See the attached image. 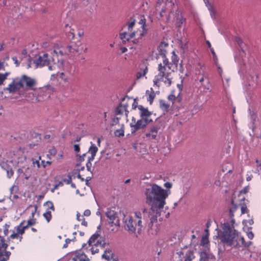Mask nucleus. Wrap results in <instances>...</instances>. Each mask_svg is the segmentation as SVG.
<instances>
[{
	"label": "nucleus",
	"instance_id": "e433bc0d",
	"mask_svg": "<svg viewBox=\"0 0 261 261\" xmlns=\"http://www.w3.org/2000/svg\"><path fill=\"white\" fill-rule=\"evenodd\" d=\"M111 251V250H106L105 251V253L102 255V258H105L109 261L110 260L111 257L110 256V255H107V253H110Z\"/></svg>",
	"mask_w": 261,
	"mask_h": 261
},
{
	"label": "nucleus",
	"instance_id": "2f4dec72",
	"mask_svg": "<svg viewBox=\"0 0 261 261\" xmlns=\"http://www.w3.org/2000/svg\"><path fill=\"white\" fill-rule=\"evenodd\" d=\"M23 222H21L18 226H17V232L19 234H23L24 232V230L27 228V226H23L21 227V225Z\"/></svg>",
	"mask_w": 261,
	"mask_h": 261
},
{
	"label": "nucleus",
	"instance_id": "de8ad7c7",
	"mask_svg": "<svg viewBox=\"0 0 261 261\" xmlns=\"http://www.w3.org/2000/svg\"><path fill=\"white\" fill-rule=\"evenodd\" d=\"M168 99L169 100L172 101V103H174V101H175L176 97L174 95L170 94L168 96Z\"/></svg>",
	"mask_w": 261,
	"mask_h": 261
},
{
	"label": "nucleus",
	"instance_id": "0e129e2a",
	"mask_svg": "<svg viewBox=\"0 0 261 261\" xmlns=\"http://www.w3.org/2000/svg\"><path fill=\"white\" fill-rule=\"evenodd\" d=\"M91 253H92V254H94L95 253H97L99 251L98 249H97V248L94 249L93 247L91 248Z\"/></svg>",
	"mask_w": 261,
	"mask_h": 261
},
{
	"label": "nucleus",
	"instance_id": "680f3d73",
	"mask_svg": "<svg viewBox=\"0 0 261 261\" xmlns=\"http://www.w3.org/2000/svg\"><path fill=\"white\" fill-rule=\"evenodd\" d=\"M74 149L76 152H79L80 151V148L79 144H75L74 145Z\"/></svg>",
	"mask_w": 261,
	"mask_h": 261
},
{
	"label": "nucleus",
	"instance_id": "393cba45",
	"mask_svg": "<svg viewBox=\"0 0 261 261\" xmlns=\"http://www.w3.org/2000/svg\"><path fill=\"white\" fill-rule=\"evenodd\" d=\"M98 151V148L95 144L91 142V146L89 148L88 153H90L91 155H96L97 152Z\"/></svg>",
	"mask_w": 261,
	"mask_h": 261
},
{
	"label": "nucleus",
	"instance_id": "f03ea898",
	"mask_svg": "<svg viewBox=\"0 0 261 261\" xmlns=\"http://www.w3.org/2000/svg\"><path fill=\"white\" fill-rule=\"evenodd\" d=\"M235 220L231 218L229 221L221 223V229H216L220 243L224 247H231L239 249L242 247H249L252 243L251 241L245 242L241 232L234 228Z\"/></svg>",
	"mask_w": 261,
	"mask_h": 261
},
{
	"label": "nucleus",
	"instance_id": "9b49d317",
	"mask_svg": "<svg viewBox=\"0 0 261 261\" xmlns=\"http://www.w3.org/2000/svg\"><path fill=\"white\" fill-rule=\"evenodd\" d=\"M23 88V85L21 82L19 81V77H16L14 79L12 82L6 88V90L9 91L10 93H14L21 88Z\"/></svg>",
	"mask_w": 261,
	"mask_h": 261
},
{
	"label": "nucleus",
	"instance_id": "ddd939ff",
	"mask_svg": "<svg viewBox=\"0 0 261 261\" xmlns=\"http://www.w3.org/2000/svg\"><path fill=\"white\" fill-rule=\"evenodd\" d=\"M257 78L258 76L256 74L250 75L248 78L247 84H248L249 87L247 88V90H253L257 87Z\"/></svg>",
	"mask_w": 261,
	"mask_h": 261
},
{
	"label": "nucleus",
	"instance_id": "c85d7f7f",
	"mask_svg": "<svg viewBox=\"0 0 261 261\" xmlns=\"http://www.w3.org/2000/svg\"><path fill=\"white\" fill-rule=\"evenodd\" d=\"M166 85L168 86H170L172 83V78L170 76V73L167 72V74L163 77V81H162Z\"/></svg>",
	"mask_w": 261,
	"mask_h": 261
},
{
	"label": "nucleus",
	"instance_id": "69168bd1",
	"mask_svg": "<svg viewBox=\"0 0 261 261\" xmlns=\"http://www.w3.org/2000/svg\"><path fill=\"white\" fill-rule=\"evenodd\" d=\"M84 258H80L79 261H90L89 258L86 255H84Z\"/></svg>",
	"mask_w": 261,
	"mask_h": 261
},
{
	"label": "nucleus",
	"instance_id": "603ef678",
	"mask_svg": "<svg viewBox=\"0 0 261 261\" xmlns=\"http://www.w3.org/2000/svg\"><path fill=\"white\" fill-rule=\"evenodd\" d=\"M138 102L136 99H134V102L132 104V109H136L137 108H138Z\"/></svg>",
	"mask_w": 261,
	"mask_h": 261
},
{
	"label": "nucleus",
	"instance_id": "6e6552de",
	"mask_svg": "<svg viewBox=\"0 0 261 261\" xmlns=\"http://www.w3.org/2000/svg\"><path fill=\"white\" fill-rule=\"evenodd\" d=\"M0 241V261H8L11 253L6 250L8 245L5 243V239L1 236Z\"/></svg>",
	"mask_w": 261,
	"mask_h": 261
},
{
	"label": "nucleus",
	"instance_id": "49530a36",
	"mask_svg": "<svg viewBox=\"0 0 261 261\" xmlns=\"http://www.w3.org/2000/svg\"><path fill=\"white\" fill-rule=\"evenodd\" d=\"M145 136L147 138L151 139H155V135H152L150 132L147 133L145 134Z\"/></svg>",
	"mask_w": 261,
	"mask_h": 261
},
{
	"label": "nucleus",
	"instance_id": "6ab92c4d",
	"mask_svg": "<svg viewBox=\"0 0 261 261\" xmlns=\"http://www.w3.org/2000/svg\"><path fill=\"white\" fill-rule=\"evenodd\" d=\"M136 35H138V32H133L130 34L127 32H123L120 34V38L123 41H126L135 37Z\"/></svg>",
	"mask_w": 261,
	"mask_h": 261
},
{
	"label": "nucleus",
	"instance_id": "7ed1b4c3",
	"mask_svg": "<svg viewBox=\"0 0 261 261\" xmlns=\"http://www.w3.org/2000/svg\"><path fill=\"white\" fill-rule=\"evenodd\" d=\"M155 7L156 11L159 10L161 8V10L159 11L160 17H157L158 19L165 18L167 22L175 21L178 28L186 20L173 0H159Z\"/></svg>",
	"mask_w": 261,
	"mask_h": 261
},
{
	"label": "nucleus",
	"instance_id": "c03bdc74",
	"mask_svg": "<svg viewBox=\"0 0 261 261\" xmlns=\"http://www.w3.org/2000/svg\"><path fill=\"white\" fill-rule=\"evenodd\" d=\"M86 165L87 171L90 172L92 174L93 171L91 170L92 163L90 162H87Z\"/></svg>",
	"mask_w": 261,
	"mask_h": 261
},
{
	"label": "nucleus",
	"instance_id": "c756f323",
	"mask_svg": "<svg viewBox=\"0 0 261 261\" xmlns=\"http://www.w3.org/2000/svg\"><path fill=\"white\" fill-rule=\"evenodd\" d=\"M147 72V67H146V68L144 69L141 70L140 71L138 72L137 73V75H136L137 79H139L142 77V76H144L146 74Z\"/></svg>",
	"mask_w": 261,
	"mask_h": 261
},
{
	"label": "nucleus",
	"instance_id": "4c0bfd02",
	"mask_svg": "<svg viewBox=\"0 0 261 261\" xmlns=\"http://www.w3.org/2000/svg\"><path fill=\"white\" fill-rule=\"evenodd\" d=\"M161 210L162 211V215L161 216H158V217H157V218L159 217V219L160 221L163 220L164 215H165V216L166 218H168L169 216V214H170L169 212H168L167 214H166V213L163 211V208Z\"/></svg>",
	"mask_w": 261,
	"mask_h": 261
},
{
	"label": "nucleus",
	"instance_id": "6e6d98bb",
	"mask_svg": "<svg viewBox=\"0 0 261 261\" xmlns=\"http://www.w3.org/2000/svg\"><path fill=\"white\" fill-rule=\"evenodd\" d=\"M12 60L14 62V63L16 64V66L17 67L19 65V63L17 60V59L16 57H13L12 58Z\"/></svg>",
	"mask_w": 261,
	"mask_h": 261
},
{
	"label": "nucleus",
	"instance_id": "423d86ee",
	"mask_svg": "<svg viewBox=\"0 0 261 261\" xmlns=\"http://www.w3.org/2000/svg\"><path fill=\"white\" fill-rule=\"evenodd\" d=\"M33 63L35 64L36 68L46 66L49 70H53L55 68L54 59L52 57H49L47 54H43L42 56H39L34 60Z\"/></svg>",
	"mask_w": 261,
	"mask_h": 261
},
{
	"label": "nucleus",
	"instance_id": "4d7b16f0",
	"mask_svg": "<svg viewBox=\"0 0 261 261\" xmlns=\"http://www.w3.org/2000/svg\"><path fill=\"white\" fill-rule=\"evenodd\" d=\"M5 81V75H3V74L0 73V85L3 84L4 81Z\"/></svg>",
	"mask_w": 261,
	"mask_h": 261
},
{
	"label": "nucleus",
	"instance_id": "052dcab7",
	"mask_svg": "<svg viewBox=\"0 0 261 261\" xmlns=\"http://www.w3.org/2000/svg\"><path fill=\"white\" fill-rule=\"evenodd\" d=\"M120 117H116L113 119V122L114 124H118L119 121Z\"/></svg>",
	"mask_w": 261,
	"mask_h": 261
},
{
	"label": "nucleus",
	"instance_id": "864d4df0",
	"mask_svg": "<svg viewBox=\"0 0 261 261\" xmlns=\"http://www.w3.org/2000/svg\"><path fill=\"white\" fill-rule=\"evenodd\" d=\"M86 153H84L82 155H80L79 158V161L80 162H83L85 160V157L86 156Z\"/></svg>",
	"mask_w": 261,
	"mask_h": 261
},
{
	"label": "nucleus",
	"instance_id": "0eeeda50",
	"mask_svg": "<svg viewBox=\"0 0 261 261\" xmlns=\"http://www.w3.org/2000/svg\"><path fill=\"white\" fill-rule=\"evenodd\" d=\"M54 52L57 55L60 54L63 56L70 54L74 55L75 53H79V50L76 45L75 44H72L62 45L60 48L54 49Z\"/></svg>",
	"mask_w": 261,
	"mask_h": 261
},
{
	"label": "nucleus",
	"instance_id": "a878e982",
	"mask_svg": "<svg viewBox=\"0 0 261 261\" xmlns=\"http://www.w3.org/2000/svg\"><path fill=\"white\" fill-rule=\"evenodd\" d=\"M160 106L164 112H167L169 110V105L167 104L165 100H160Z\"/></svg>",
	"mask_w": 261,
	"mask_h": 261
},
{
	"label": "nucleus",
	"instance_id": "a18cd8bd",
	"mask_svg": "<svg viewBox=\"0 0 261 261\" xmlns=\"http://www.w3.org/2000/svg\"><path fill=\"white\" fill-rule=\"evenodd\" d=\"M63 182H64L66 184H70L71 182V177L70 175L68 176V178H64L62 180Z\"/></svg>",
	"mask_w": 261,
	"mask_h": 261
},
{
	"label": "nucleus",
	"instance_id": "dca6fc26",
	"mask_svg": "<svg viewBox=\"0 0 261 261\" xmlns=\"http://www.w3.org/2000/svg\"><path fill=\"white\" fill-rule=\"evenodd\" d=\"M199 81L201 86L203 87L205 92L210 90L211 85L208 79L205 75L202 74L201 77L199 79Z\"/></svg>",
	"mask_w": 261,
	"mask_h": 261
},
{
	"label": "nucleus",
	"instance_id": "c9c22d12",
	"mask_svg": "<svg viewBox=\"0 0 261 261\" xmlns=\"http://www.w3.org/2000/svg\"><path fill=\"white\" fill-rule=\"evenodd\" d=\"M163 81V79H162L160 77H158L157 75H155L154 76V78L153 81L154 86H156L159 87V85H158V83L159 81Z\"/></svg>",
	"mask_w": 261,
	"mask_h": 261
},
{
	"label": "nucleus",
	"instance_id": "f704fd0d",
	"mask_svg": "<svg viewBox=\"0 0 261 261\" xmlns=\"http://www.w3.org/2000/svg\"><path fill=\"white\" fill-rule=\"evenodd\" d=\"M178 60H179V58L176 55H174L173 56H172V62L173 63V64L174 65H175L176 67L177 66Z\"/></svg>",
	"mask_w": 261,
	"mask_h": 261
},
{
	"label": "nucleus",
	"instance_id": "bf43d9fd",
	"mask_svg": "<svg viewBox=\"0 0 261 261\" xmlns=\"http://www.w3.org/2000/svg\"><path fill=\"white\" fill-rule=\"evenodd\" d=\"M91 215V211L89 210H86L84 212V215L87 217Z\"/></svg>",
	"mask_w": 261,
	"mask_h": 261
},
{
	"label": "nucleus",
	"instance_id": "9d476101",
	"mask_svg": "<svg viewBox=\"0 0 261 261\" xmlns=\"http://www.w3.org/2000/svg\"><path fill=\"white\" fill-rule=\"evenodd\" d=\"M171 64L169 63L168 60L165 57H164L163 60V64L160 63L158 65V70L159 73L156 75L158 77H160L162 79L167 74L165 72L167 68L169 69H171Z\"/></svg>",
	"mask_w": 261,
	"mask_h": 261
},
{
	"label": "nucleus",
	"instance_id": "f8f14e48",
	"mask_svg": "<svg viewBox=\"0 0 261 261\" xmlns=\"http://www.w3.org/2000/svg\"><path fill=\"white\" fill-rule=\"evenodd\" d=\"M19 81L21 82L23 86L25 85V87L28 88H32L36 84V81L34 79L25 74L22 75L21 77H19Z\"/></svg>",
	"mask_w": 261,
	"mask_h": 261
},
{
	"label": "nucleus",
	"instance_id": "1a4fd4ad",
	"mask_svg": "<svg viewBox=\"0 0 261 261\" xmlns=\"http://www.w3.org/2000/svg\"><path fill=\"white\" fill-rule=\"evenodd\" d=\"M152 121V119H147L146 118H141L138 120L135 123H130L131 128V133L134 134L138 130L145 127L147 125Z\"/></svg>",
	"mask_w": 261,
	"mask_h": 261
},
{
	"label": "nucleus",
	"instance_id": "20e7f679",
	"mask_svg": "<svg viewBox=\"0 0 261 261\" xmlns=\"http://www.w3.org/2000/svg\"><path fill=\"white\" fill-rule=\"evenodd\" d=\"M147 213V210L143 208L142 213L140 212H135V218H134L129 215H123L122 220L123 228L129 233L135 234H136V230L137 229L138 233H140L142 226V215H143L144 217Z\"/></svg>",
	"mask_w": 261,
	"mask_h": 261
},
{
	"label": "nucleus",
	"instance_id": "4be33fe9",
	"mask_svg": "<svg viewBox=\"0 0 261 261\" xmlns=\"http://www.w3.org/2000/svg\"><path fill=\"white\" fill-rule=\"evenodd\" d=\"M65 32L68 33V37L69 38H73L74 37V30L71 28L70 26H69L68 24L65 25Z\"/></svg>",
	"mask_w": 261,
	"mask_h": 261
},
{
	"label": "nucleus",
	"instance_id": "a19ab883",
	"mask_svg": "<svg viewBox=\"0 0 261 261\" xmlns=\"http://www.w3.org/2000/svg\"><path fill=\"white\" fill-rule=\"evenodd\" d=\"M135 19L128 23V31H132L133 27L135 25Z\"/></svg>",
	"mask_w": 261,
	"mask_h": 261
},
{
	"label": "nucleus",
	"instance_id": "aec40b11",
	"mask_svg": "<svg viewBox=\"0 0 261 261\" xmlns=\"http://www.w3.org/2000/svg\"><path fill=\"white\" fill-rule=\"evenodd\" d=\"M139 23L141 24L142 31V32L139 34L138 36V39L141 38L142 36H143L145 34L147 33V29L146 28V19L144 17V16H141V19L139 20Z\"/></svg>",
	"mask_w": 261,
	"mask_h": 261
},
{
	"label": "nucleus",
	"instance_id": "ea45409f",
	"mask_svg": "<svg viewBox=\"0 0 261 261\" xmlns=\"http://www.w3.org/2000/svg\"><path fill=\"white\" fill-rule=\"evenodd\" d=\"M36 223V219H33V218H30L28 220L27 224L25 226H27V227L29 226L33 225Z\"/></svg>",
	"mask_w": 261,
	"mask_h": 261
},
{
	"label": "nucleus",
	"instance_id": "473e14b6",
	"mask_svg": "<svg viewBox=\"0 0 261 261\" xmlns=\"http://www.w3.org/2000/svg\"><path fill=\"white\" fill-rule=\"evenodd\" d=\"M43 216L48 222L50 221L51 219V212L50 211H46L45 213L43 214Z\"/></svg>",
	"mask_w": 261,
	"mask_h": 261
},
{
	"label": "nucleus",
	"instance_id": "774afa93",
	"mask_svg": "<svg viewBox=\"0 0 261 261\" xmlns=\"http://www.w3.org/2000/svg\"><path fill=\"white\" fill-rule=\"evenodd\" d=\"M50 153L53 155H55L56 154V150L55 148H53L49 150Z\"/></svg>",
	"mask_w": 261,
	"mask_h": 261
},
{
	"label": "nucleus",
	"instance_id": "3c124183",
	"mask_svg": "<svg viewBox=\"0 0 261 261\" xmlns=\"http://www.w3.org/2000/svg\"><path fill=\"white\" fill-rule=\"evenodd\" d=\"M45 204H46V205H50V206L49 207V208L52 210L53 211L55 210V208H54V206L53 203L51 201H47L45 203Z\"/></svg>",
	"mask_w": 261,
	"mask_h": 261
},
{
	"label": "nucleus",
	"instance_id": "5701e85b",
	"mask_svg": "<svg viewBox=\"0 0 261 261\" xmlns=\"http://www.w3.org/2000/svg\"><path fill=\"white\" fill-rule=\"evenodd\" d=\"M231 204L232 205V207L229 209V216L231 218L233 217L234 213L236 211L238 208V205L236 203H234V200L233 198L231 199Z\"/></svg>",
	"mask_w": 261,
	"mask_h": 261
},
{
	"label": "nucleus",
	"instance_id": "338daca9",
	"mask_svg": "<svg viewBox=\"0 0 261 261\" xmlns=\"http://www.w3.org/2000/svg\"><path fill=\"white\" fill-rule=\"evenodd\" d=\"M95 156V155H91V156L88 157L87 162L91 163V162L93 161Z\"/></svg>",
	"mask_w": 261,
	"mask_h": 261
},
{
	"label": "nucleus",
	"instance_id": "f3484780",
	"mask_svg": "<svg viewBox=\"0 0 261 261\" xmlns=\"http://www.w3.org/2000/svg\"><path fill=\"white\" fill-rule=\"evenodd\" d=\"M138 109L140 110L139 114L141 118L150 119L149 117L152 113L148 111L147 108H144L142 105H139L138 106Z\"/></svg>",
	"mask_w": 261,
	"mask_h": 261
},
{
	"label": "nucleus",
	"instance_id": "58836bf2",
	"mask_svg": "<svg viewBox=\"0 0 261 261\" xmlns=\"http://www.w3.org/2000/svg\"><path fill=\"white\" fill-rule=\"evenodd\" d=\"M251 229V227L248 228V231H247V236L249 239L252 240L254 238V234L252 232V231L250 230Z\"/></svg>",
	"mask_w": 261,
	"mask_h": 261
},
{
	"label": "nucleus",
	"instance_id": "412c9836",
	"mask_svg": "<svg viewBox=\"0 0 261 261\" xmlns=\"http://www.w3.org/2000/svg\"><path fill=\"white\" fill-rule=\"evenodd\" d=\"M146 93V94L148 93L147 100L149 101V104L151 105L155 97V93L152 88H150V91L147 90Z\"/></svg>",
	"mask_w": 261,
	"mask_h": 261
},
{
	"label": "nucleus",
	"instance_id": "b1692460",
	"mask_svg": "<svg viewBox=\"0 0 261 261\" xmlns=\"http://www.w3.org/2000/svg\"><path fill=\"white\" fill-rule=\"evenodd\" d=\"M195 257L194 252L193 251L188 250L185 253V261H192V259Z\"/></svg>",
	"mask_w": 261,
	"mask_h": 261
},
{
	"label": "nucleus",
	"instance_id": "79ce46f5",
	"mask_svg": "<svg viewBox=\"0 0 261 261\" xmlns=\"http://www.w3.org/2000/svg\"><path fill=\"white\" fill-rule=\"evenodd\" d=\"M251 121L252 123V130L255 127V117L253 115L251 114Z\"/></svg>",
	"mask_w": 261,
	"mask_h": 261
},
{
	"label": "nucleus",
	"instance_id": "72a5a7b5",
	"mask_svg": "<svg viewBox=\"0 0 261 261\" xmlns=\"http://www.w3.org/2000/svg\"><path fill=\"white\" fill-rule=\"evenodd\" d=\"M6 172L7 176L8 178H10L13 175L14 171L12 168L10 167H7V168L6 169Z\"/></svg>",
	"mask_w": 261,
	"mask_h": 261
},
{
	"label": "nucleus",
	"instance_id": "37998d69",
	"mask_svg": "<svg viewBox=\"0 0 261 261\" xmlns=\"http://www.w3.org/2000/svg\"><path fill=\"white\" fill-rule=\"evenodd\" d=\"M249 186H247L245 187L242 190L240 191V194H246L249 192Z\"/></svg>",
	"mask_w": 261,
	"mask_h": 261
},
{
	"label": "nucleus",
	"instance_id": "39448f33",
	"mask_svg": "<svg viewBox=\"0 0 261 261\" xmlns=\"http://www.w3.org/2000/svg\"><path fill=\"white\" fill-rule=\"evenodd\" d=\"M235 41L239 45L241 49L239 51V57H235V61L240 65L239 73L240 74H243L246 73L248 69L251 68L250 64L246 63L247 59L246 57L244 58V55L245 54L246 44L239 37H236Z\"/></svg>",
	"mask_w": 261,
	"mask_h": 261
},
{
	"label": "nucleus",
	"instance_id": "a211bd4d",
	"mask_svg": "<svg viewBox=\"0 0 261 261\" xmlns=\"http://www.w3.org/2000/svg\"><path fill=\"white\" fill-rule=\"evenodd\" d=\"M106 215L109 219V224L111 226H113L114 225V221L117 217V213L114 210H108L106 213Z\"/></svg>",
	"mask_w": 261,
	"mask_h": 261
},
{
	"label": "nucleus",
	"instance_id": "13d9d810",
	"mask_svg": "<svg viewBox=\"0 0 261 261\" xmlns=\"http://www.w3.org/2000/svg\"><path fill=\"white\" fill-rule=\"evenodd\" d=\"M164 186L165 187H166L167 189H170L172 187V184L170 182H166L164 184Z\"/></svg>",
	"mask_w": 261,
	"mask_h": 261
},
{
	"label": "nucleus",
	"instance_id": "5fc2aeb1",
	"mask_svg": "<svg viewBox=\"0 0 261 261\" xmlns=\"http://www.w3.org/2000/svg\"><path fill=\"white\" fill-rule=\"evenodd\" d=\"M208 243V240L207 238H206V237H203L202 239V243L203 244V245H204L207 244Z\"/></svg>",
	"mask_w": 261,
	"mask_h": 261
},
{
	"label": "nucleus",
	"instance_id": "4468645a",
	"mask_svg": "<svg viewBox=\"0 0 261 261\" xmlns=\"http://www.w3.org/2000/svg\"><path fill=\"white\" fill-rule=\"evenodd\" d=\"M128 105L127 103L124 104L120 103L115 109V113L116 115H122L125 112L126 117L128 116V111L127 110Z\"/></svg>",
	"mask_w": 261,
	"mask_h": 261
},
{
	"label": "nucleus",
	"instance_id": "7c9ffc66",
	"mask_svg": "<svg viewBox=\"0 0 261 261\" xmlns=\"http://www.w3.org/2000/svg\"><path fill=\"white\" fill-rule=\"evenodd\" d=\"M159 129H160V126L158 125H155L151 128L149 132L152 135H155V137H156L157 136L158 132L159 130Z\"/></svg>",
	"mask_w": 261,
	"mask_h": 261
},
{
	"label": "nucleus",
	"instance_id": "bb28decb",
	"mask_svg": "<svg viewBox=\"0 0 261 261\" xmlns=\"http://www.w3.org/2000/svg\"><path fill=\"white\" fill-rule=\"evenodd\" d=\"M115 136L118 137H123L124 135V124L121 125V127L119 129H116L114 132Z\"/></svg>",
	"mask_w": 261,
	"mask_h": 261
},
{
	"label": "nucleus",
	"instance_id": "e2e57ef3",
	"mask_svg": "<svg viewBox=\"0 0 261 261\" xmlns=\"http://www.w3.org/2000/svg\"><path fill=\"white\" fill-rule=\"evenodd\" d=\"M105 244H106L105 243H102L101 242H99V241H97L96 243H95V246H97L98 245H100L102 247H104L105 246Z\"/></svg>",
	"mask_w": 261,
	"mask_h": 261
},
{
	"label": "nucleus",
	"instance_id": "2eb2a0df",
	"mask_svg": "<svg viewBox=\"0 0 261 261\" xmlns=\"http://www.w3.org/2000/svg\"><path fill=\"white\" fill-rule=\"evenodd\" d=\"M199 261H214L215 259V256L211 253L206 251H201L199 253Z\"/></svg>",
	"mask_w": 261,
	"mask_h": 261
},
{
	"label": "nucleus",
	"instance_id": "f257e3e1",
	"mask_svg": "<svg viewBox=\"0 0 261 261\" xmlns=\"http://www.w3.org/2000/svg\"><path fill=\"white\" fill-rule=\"evenodd\" d=\"M169 190H165L155 184H150L144 191L146 202L151 207L148 212L150 222L148 226L152 228L153 223L157 220V217L162 215V209L166 204V199L170 195Z\"/></svg>",
	"mask_w": 261,
	"mask_h": 261
},
{
	"label": "nucleus",
	"instance_id": "8fccbe9b",
	"mask_svg": "<svg viewBox=\"0 0 261 261\" xmlns=\"http://www.w3.org/2000/svg\"><path fill=\"white\" fill-rule=\"evenodd\" d=\"M185 253L184 251H181L177 252V254L178 255L179 257L180 258V261H181L182 260V258L185 257V256H184V254Z\"/></svg>",
	"mask_w": 261,
	"mask_h": 261
},
{
	"label": "nucleus",
	"instance_id": "cd10ccee",
	"mask_svg": "<svg viewBox=\"0 0 261 261\" xmlns=\"http://www.w3.org/2000/svg\"><path fill=\"white\" fill-rule=\"evenodd\" d=\"M99 237V234L98 233L93 234L89 239L88 242L89 246H92L93 244L95 245V243H96V240Z\"/></svg>",
	"mask_w": 261,
	"mask_h": 261
},
{
	"label": "nucleus",
	"instance_id": "09e8293b",
	"mask_svg": "<svg viewBox=\"0 0 261 261\" xmlns=\"http://www.w3.org/2000/svg\"><path fill=\"white\" fill-rule=\"evenodd\" d=\"M247 212V207L246 205H243L241 206V213L242 214H245Z\"/></svg>",
	"mask_w": 261,
	"mask_h": 261
}]
</instances>
